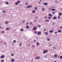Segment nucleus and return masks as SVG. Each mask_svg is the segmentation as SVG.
<instances>
[{
	"instance_id": "nucleus-1",
	"label": "nucleus",
	"mask_w": 62,
	"mask_h": 62,
	"mask_svg": "<svg viewBox=\"0 0 62 62\" xmlns=\"http://www.w3.org/2000/svg\"><path fill=\"white\" fill-rule=\"evenodd\" d=\"M40 58V57L39 56H37L36 57H35V59H39V58Z\"/></svg>"
},
{
	"instance_id": "nucleus-2",
	"label": "nucleus",
	"mask_w": 62,
	"mask_h": 62,
	"mask_svg": "<svg viewBox=\"0 0 62 62\" xmlns=\"http://www.w3.org/2000/svg\"><path fill=\"white\" fill-rule=\"evenodd\" d=\"M32 6L31 5H29L28 6V7H26V8H32Z\"/></svg>"
},
{
	"instance_id": "nucleus-3",
	"label": "nucleus",
	"mask_w": 62,
	"mask_h": 62,
	"mask_svg": "<svg viewBox=\"0 0 62 62\" xmlns=\"http://www.w3.org/2000/svg\"><path fill=\"white\" fill-rule=\"evenodd\" d=\"M38 35H41V32L40 31H39L38 32Z\"/></svg>"
},
{
	"instance_id": "nucleus-4",
	"label": "nucleus",
	"mask_w": 62,
	"mask_h": 62,
	"mask_svg": "<svg viewBox=\"0 0 62 62\" xmlns=\"http://www.w3.org/2000/svg\"><path fill=\"white\" fill-rule=\"evenodd\" d=\"M47 52H48L47 51L45 50L43 52V54H46Z\"/></svg>"
},
{
	"instance_id": "nucleus-5",
	"label": "nucleus",
	"mask_w": 62,
	"mask_h": 62,
	"mask_svg": "<svg viewBox=\"0 0 62 62\" xmlns=\"http://www.w3.org/2000/svg\"><path fill=\"white\" fill-rule=\"evenodd\" d=\"M5 57V56L4 55H2L1 56L0 58H3Z\"/></svg>"
},
{
	"instance_id": "nucleus-6",
	"label": "nucleus",
	"mask_w": 62,
	"mask_h": 62,
	"mask_svg": "<svg viewBox=\"0 0 62 62\" xmlns=\"http://www.w3.org/2000/svg\"><path fill=\"white\" fill-rule=\"evenodd\" d=\"M43 5H44V6H46L47 5H48V3H45L43 4Z\"/></svg>"
},
{
	"instance_id": "nucleus-7",
	"label": "nucleus",
	"mask_w": 62,
	"mask_h": 62,
	"mask_svg": "<svg viewBox=\"0 0 62 62\" xmlns=\"http://www.w3.org/2000/svg\"><path fill=\"white\" fill-rule=\"evenodd\" d=\"M36 27V26L34 27V28L33 29V30H37V28L36 27Z\"/></svg>"
},
{
	"instance_id": "nucleus-8",
	"label": "nucleus",
	"mask_w": 62,
	"mask_h": 62,
	"mask_svg": "<svg viewBox=\"0 0 62 62\" xmlns=\"http://www.w3.org/2000/svg\"><path fill=\"white\" fill-rule=\"evenodd\" d=\"M54 19V20H56V19H57V17L56 16H54L53 17Z\"/></svg>"
},
{
	"instance_id": "nucleus-9",
	"label": "nucleus",
	"mask_w": 62,
	"mask_h": 62,
	"mask_svg": "<svg viewBox=\"0 0 62 62\" xmlns=\"http://www.w3.org/2000/svg\"><path fill=\"white\" fill-rule=\"evenodd\" d=\"M48 16H51V17H52L53 16V15L51 14H48Z\"/></svg>"
},
{
	"instance_id": "nucleus-10",
	"label": "nucleus",
	"mask_w": 62,
	"mask_h": 62,
	"mask_svg": "<svg viewBox=\"0 0 62 62\" xmlns=\"http://www.w3.org/2000/svg\"><path fill=\"white\" fill-rule=\"evenodd\" d=\"M39 43H36V45H37V46H39Z\"/></svg>"
},
{
	"instance_id": "nucleus-11",
	"label": "nucleus",
	"mask_w": 62,
	"mask_h": 62,
	"mask_svg": "<svg viewBox=\"0 0 62 62\" xmlns=\"http://www.w3.org/2000/svg\"><path fill=\"white\" fill-rule=\"evenodd\" d=\"M45 21L47 22H49V20L48 19H46L45 20Z\"/></svg>"
},
{
	"instance_id": "nucleus-12",
	"label": "nucleus",
	"mask_w": 62,
	"mask_h": 62,
	"mask_svg": "<svg viewBox=\"0 0 62 62\" xmlns=\"http://www.w3.org/2000/svg\"><path fill=\"white\" fill-rule=\"evenodd\" d=\"M58 33H60L61 32V30H58Z\"/></svg>"
},
{
	"instance_id": "nucleus-13",
	"label": "nucleus",
	"mask_w": 62,
	"mask_h": 62,
	"mask_svg": "<svg viewBox=\"0 0 62 62\" xmlns=\"http://www.w3.org/2000/svg\"><path fill=\"white\" fill-rule=\"evenodd\" d=\"M11 61L12 62H14V59H12L11 60Z\"/></svg>"
},
{
	"instance_id": "nucleus-14",
	"label": "nucleus",
	"mask_w": 62,
	"mask_h": 62,
	"mask_svg": "<svg viewBox=\"0 0 62 62\" xmlns=\"http://www.w3.org/2000/svg\"><path fill=\"white\" fill-rule=\"evenodd\" d=\"M47 41H50V39L47 38Z\"/></svg>"
},
{
	"instance_id": "nucleus-15",
	"label": "nucleus",
	"mask_w": 62,
	"mask_h": 62,
	"mask_svg": "<svg viewBox=\"0 0 62 62\" xmlns=\"http://www.w3.org/2000/svg\"><path fill=\"white\" fill-rule=\"evenodd\" d=\"M59 16H61L62 15V14L61 13H59Z\"/></svg>"
},
{
	"instance_id": "nucleus-16",
	"label": "nucleus",
	"mask_w": 62,
	"mask_h": 62,
	"mask_svg": "<svg viewBox=\"0 0 62 62\" xmlns=\"http://www.w3.org/2000/svg\"><path fill=\"white\" fill-rule=\"evenodd\" d=\"M45 34L46 35H48V32H45Z\"/></svg>"
},
{
	"instance_id": "nucleus-17",
	"label": "nucleus",
	"mask_w": 62,
	"mask_h": 62,
	"mask_svg": "<svg viewBox=\"0 0 62 62\" xmlns=\"http://www.w3.org/2000/svg\"><path fill=\"white\" fill-rule=\"evenodd\" d=\"M21 31V32H23V28H22L20 30Z\"/></svg>"
},
{
	"instance_id": "nucleus-18",
	"label": "nucleus",
	"mask_w": 62,
	"mask_h": 62,
	"mask_svg": "<svg viewBox=\"0 0 62 62\" xmlns=\"http://www.w3.org/2000/svg\"><path fill=\"white\" fill-rule=\"evenodd\" d=\"M36 13V11H33L32 12V13Z\"/></svg>"
},
{
	"instance_id": "nucleus-19",
	"label": "nucleus",
	"mask_w": 62,
	"mask_h": 62,
	"mask_svg": "<svg viewBox=\"0 0 62 62\" xmlns=\"http://www.w3.org/2000/svg\"><path fill=\"white\" fill-rule=\"evenodd\" d=\"M5 4H6V5H8L9 3L8 2H5Z\"/></svg>"
},
{
	"instance_id": "nucleus-20",
	"label": "nucleus",
	"mask_w": 62,
	"mask_h": 62,
	"mask_svg": "<svg viewBox=\"0 0 62 62\" xmlns=\"http://www.w3.org/2000/svg\"><path fill=\"white\" fill-rule=\"evenodd\" d=\"M26 28H27L28 29V28H29V26H26Z\"/></svg>"
},
{
	"instance_id": "nucleus-21",
	"label": "nucleus",
	"mask_w": 62,
	"mask_h": 62,
	"mask_svg": "<svg viewBox=\"0 0 62 62\" xmlns=\"http://www.w3.org/2000/svg\"><path fill=\"white\" fill-rule=\"evenodd\" d=\"M53 30H52L51 31H49V32L50 33H53Z\"/></svg>"
},
{
	"instance_id": "nucleus-22",
	"label": "nucleus",
	"mask_w": 62,
	"mask_h": 62,
	"mask_svg": "<svg viewBox=\"0 0 62 62\" xmlns=\"http://www.w3.org/2000/svg\"><path fill=\"white\" fill-rule=\"evenodd\" d=\"M15 4L16 5H19V4L17 2H16Z\"/></svg>"
},
{
	"instance_id": "nucleus-23",
	"label": "nucleus",
	"mask_w": 62,
	"mask_h": 62,
	"mask_svg": "<svg viewBox=\"0 0 62 62\" xmlns=\"http://www.w3.org/2000/svg\"><path fill=\"white\" fill-rule=\"evenodd\" d=\"M54 57H57V55L55 54L54 55Z\"/></svg>"
},
{
	"instance_id": "nucleus-24",
	"label": "nucleus",
	"mask_w": 62,
	"mask_h": 62,
	"mask_svg": "<svg viewBox=\"0 0 62 62\" xmlns=\"http://www.w3.org/2000/svg\"><path fill=\"white\" fill-rule=\"evenodd\" d=\"M51 10L52 11H54V10H55V9L54 8H52L51 9Z\"/></svg>"
},
{
	"instance_id": "nucleus-25",
	"label": "nucleus",
	"mask_w": 62,
	"mask_h": 62,
	"mask_svg": "<svg viewBox=\"0 0 62 62\" xmlns=\"http://www.w3.org/2000/svg\"><path fill=\"white\" fill-rule=\"evenodd\" d=\"M37 26L39 28L40 27H41V26L40 25H37Z\"/></svg>"
},
{
	"instance_id": "nucleus-26",
	"label": "nucleus",
	"mask_w": 62,
	"mask_h": 62,
	"mask_svg": "<svg viewBox=\"0 0 62 62\" xmlns=\"http://www.w3.org/2000/svg\"><path fill=\"white\" fill-rule=\"evenodd\" d=\"M1 62H4V60H2L1 61Z\"/></svg>"
},
{
	"instance_id": "nucleus-27",
	"label": "nucleus",
	"mask_w": 62,
	"mask_h": 62,
	"mask_svg": "<svg viewBox=\"0 0 62 62\" xmlns=\"http://www.w3.org/2000/svg\"><path fill=\"white\" fill-rule=\"evenodd\" d=\"M9 28H8L6 29L7 30H9Z\"/></svg>"
},
{
	"instance_id": "nucleus-28",
	"label": "nucleus",
	"mask_w": 62,
	"mask_h": 62,
	"mask_svg": "<svg viewBox=\"0 0 62 62\" xmlns=\"http://www.w3.org/2000/svg\"><path fill=\"white\" fill-rule=\"evenodd\" d=\"M38 8L37 7H36L35 8V10H37V9Z\"/></svg>"
},
{
	"instance_id": "nucleus-29",
	"label": "nucleus",
	"mask_w": 62,
	"mask_h": 62,
	"mask_svg": "<svg viewBox=\"0 0 62 62\" xmlns=\"http://www.w3.org/2000/svg\"><path fill=\"white\" fill-rule=\"evenodd\" d=\"M8 22H6L5 23L6 24H8Z\"/></svg>"
},
{
	"instance_id": "nucleus-30",
	"label": "nucleus",
	"mask_w": 62,
	"mask_h": 62,
	"mask_svg": "<svg viewBox=\"0 0 62 62\" xmlns=\"http://www.w3.org/2000/svg\"><path fill=\"white\" fill-rule=\"evenodd\" d=\"M2 12L3 13H6V11H3Z\"/></svg>"
},
{
	"instance_id": "nucleus-31",
	"label": "nucleus",
	"mask_w": 62,
	"mask_h": 62,
	"mask_svg": "<svg viewBox=\"0 0 62 62\" xmlns=\"http://www.w3.org/2000/svg\"><path fill=\"white\" fill-rule=\"evenodd\" d=\"M20 2V1L18 0L17 1V3L19 4V3Z\"/></svg>"
},
{
	"instance_id": "nucleus-32",
	"label": "nucleus",
	"mask_w": 62,
	"mask_h": 62,
	"mask_svg": "<svg viewBox=\"0 0 62 62\" xmlns=\"http://www.w3.org/2000/svg\"><path fill=\"white\" fill-rule=\"evenodd\" d=\"M52 14H55V12H52Z\"/></svg>"
},
{
	"instance_id": "nucleus-33",
	"label": "nucleus",
	"mask_w": 62,
	"mask_h": 62,
	"mask_svg": "<svg viewBox=\"0 0 62 62\" xmlns=\"http://www.w3.org/2000/svg\"><path fill=\"white\" fill-rule=\"evenodd\" d=\"M13 42H15V43L16 42V40H15L13 41Z\"/></svg>"
},
{
	"instance_id": "nucleus-34",
	"label": "nucleus",
	"mask_w": 62,
	"mask_h": 62,
	"mask_svg": "<svg viewBox=\"0 0 62 62\" xmlns=\"http://www.w3.org/2000/svg\"><path fill=\"white\" fill-rule=\"evenodd\" d=\"M1 33L2 34H4V31H2L1 32Z\"/></svg>"
},
{
	"instance_id": "nucleus-35",
	"label": "nucleus",
	"mask_w": 62,
	"mask_h": 62,
	"mask_svg": "<svg viewBox=\"0 0 62 62\" xmlns=\"http://www.w3.org/2000/svg\"><path fill=\"white\" fill-rule=\"evenodd\" d=\"M0 28L1 29H4V27L1 28V27H0Z\"/></svg>"
},
{
	"instance_id": "nucleus-36",
	"label": "nucleus",
	"mask_w": 62,
	"mask_h": 62,
	"mask_svg": "<svg viewBox=\"0 0 62 62\" xmlns=\"http://www.w3.org/2000/svg\"><path fill=\"white\" fill-rule=\"evenodd\" d=\"M49 19H51V17H48Z\"/></svg>"
},
{
	"instance_id": "nucleus-37",
	"label": "nucleus",
	"mask_w": 62,
	"mask_h": 62,
	"mask_svg": "<svg viewBox=\"0 0 62 62\" xmlns=\"http://www.w3.org/2000/svg\"><path fill=\"white\" fill-rule=\"evenodd\" d=\"M54 34H57V32H55L54 33Z\"/></svg>"
},
{
	"instance_id": "nucleus-38",
	"label": "nucleus",
	"mask_w": 62,
	"mask_h": 62,
	"mask_svg": "<svg viewBox=\"0 0 62 62\" xmlns=\"http://www.w3.org/2000/svg\"><path fill=\"white\" fill-rule=\"evenodd\" d=\"M45 19H47V16H46L45 17Z\"/></svg>"
},
{
	"instance_id": "nucleus-39",
	"label": "nucleus",
	"mask_w": 62,
	"mask_h": 62,
	"mask_svg": "<svg viewBox=\"0 0 62 62\" xmlns=\"http://www.w3.org/2000/svg\"><path fill=\"white\" fill-rule=\"evenodd\" d=\"M47 57V55H46L45 56V58H46V57Z\"/></svg>"
},
{
	"instance_id": "nucleus-40",
	"label": "nucleus",
	"mask_w": 62,
	"mask_h": 62,
	"mask_svg": "<svg viewBox=\"0 0 62 62\" xmlns=\"http://www.w3.org/2000/svg\"><path fill=\"white\" fill-rule=\"evenodd\" d=\"M60 59H62V56H61L60 57Z\"/></svg>"
},
{
	"instance_id": "nucleus-41",
	"label": "nucleus",
	"mask_w": 62,
	"mask_h": 62,
	"mask_svg": "<svg viewBox=\"0 0 62 62\" xmlns=\"http://www.w3.org/2000/svg\"><path fill=\"white\" fill-rule=\"evenodd\" d=\"M38 18V16H36L35 17V18H36V19H37Z\"/></svg>"
},
{
	"instance_id": "nucleus-42",
	"label": "nucleus",
	"mask_w": 62,
	"mask_h": 62,
	"mask_svg": "<svg viewBox=\"0 0 62 62\" xmlns=\"http://www.w3.org/2000/svg\"><path fill=\"white\" fill-rule=\"evenodd\" d=\"M58 19H60V16H58Z\"/></svg>"
},
{
	"instance_id": "nucleus-43",
	"label": "nucleus",
	"mask_w": 62,
	"mask_h": 62,
	"mask_svg": "<svg viewBox=\"0 0 62 62\" xmlns=\"http://www.w3.org/2000/svg\"><path fill=\"white\" fill-rule=\"evenodd\" d=\"M26 25H28V23H26Z\"/></svg>"
},
{
	"instance_id": "nucleus-44",
	"label": "nucleus",
	"mask_w": 62,
	"mask_h": 62,
	"mask_svg": "<svg viewBox=\"0 0 62 62\" xmlns=\"http://www.w3.org/2000/svg\"><path fill=\"white\" fill-rule=\"evenodd\" d=\"M42 11H44V8H43L42 9Z\"/></svg>"
},
{
	"instance_id": "nucleus-45",
	"label": "nucleus",
	"mask_w": 62,
	"mask_h": 62,
	"mask_svg": "<svg viewBox=\"0 0 62 62\" xmlns=\"http://www.w3.org/2000/svg\"><path fill=\"white\" fill-rule=\"evenodd\" d=\"M25 21H23V23H25Z\"/></svg>"
},
{
	"instance_id": "nucleus-46",
	"label": "nucleus",
	"mask_w": 62,
	"mask_h": 62,
	"mask_svg": "<svg viewBox=\"0 0 62 62\" xmlns=\"http://www.w3.org/2000/svg\"><path fill=\"white\" fill-rule=\"evenodd\" d=\"M14 55V54H11V56H13Z\"/></svg>"
},
{
	"instance_id": "nucleus-47",
	"label": "nucleus",
	"mask_w": 62,
	"mask_h": 62,
	"mask_svg": "<svg viewBox=\"0 0 62 62\" xmlns=\"http://www.w3.org/2000/svg\"><path fill=\"white\" fill-rule=\"evenodd\" d=\"M52 45L51 44H50L49 45V46H52Z\"/></svg>"
},
{
	"instance_id": "nucleus-48",
	"label": "nucleus",
	"mask_w": 62,
	"mask_h": 62,
	"mask_svg": "<svg viewBox=\"0 0 62 62\" xmlns=\"http://www.w3.org/2000/svg\"><path fill=\"white\" fill-rule=\"evenodd\" d=\"M34 33H35V34H36V33H37V31H35Z\"/></svg>"
},
{
	"instance_id": "nucleus-49",
	"label": "nucleus",
	"mask_w": 62,
	"mask_h": 62,
	"mask_svg": "<svg viewBox=\"0 0 62 62\" xmlns=\"http://www.w3.org/2000/svg\"><path fill=\"white\" fill-rule=\"evenodd\" d=\"M22 46V44H20V45H19V46Z\"/></svg>"
},
{
	"instance_id": "nucleus-50",
	"label": "nucleus",
	"mask_w": 62,
	"mask_h": 62,
	"mask_svg": "<svg viewBox=\"0 0 62 62\" xmlns=\"http://www.w3.org/2000/svg\"><path fill=\"white\" fill-rule=\"evenodd\" d=\"M46 29H44V31H46Z\"/></svg>"
},
{
	"instance_id": "nucleus-51",
	"label": "nucleus",
	"mask_w": 62,
	"mask_h": 62,
	"mask_svg": "<svg viewBox=\"0 0 62 62\" xmlns=\"http://www.w3.org/2000/svg\"><path fill=\"white\" fill-rule=\"evenodd\" d=\"M55 2V3H56V2H58V0H57V1H56Z\"/></svg>"
},
{
	"instance_id": "nucleus-52",
	"label": "nucleus",
	"mask_w": 62,
	"mask_h": 62,
	"mask_svg": "<svg viewBox=\"0 0 62 62\" xmlns=\"http://www.w3.org/2000/svg\"><path fill=\"white\" fill-rule=\"evenodd\" d=\"M30 24H32V22H30Z\"/></svg>"
},
{
	"instance_id": "nucleus-53",
	"label": "nucleus",
	"mask_w": 62,
	"mask_h": 62,
	"mask_svg": "<svg viewBox=\"0 0 62 62\" xmlns=\"http://www.w3.org/2000/svg\"><path fill=\"white\" fill-rule=\"evenodd\" d=\"M4 44H6V43L4 42Z\"/></svg>"
},
{
	"instance_id": "nucleus-54",
	"label": "nucleus",
	"mask_w": 62,
	"mask_h": 62,
	"mask_svg": "<svg viewBox=\"0 0 62 62\" xmlns=\"http://www.w3.org/2000/svg\"><path fill=\"white\" fill-rule=\"evenodd\" d=\"M54 24H55V23H54L52 24H53V25H54Z\"/></svg>"
},
{
	"instance_id": "nucleus-55",
	"label": "nucleus",
	"mask_w": 62,
	"mask_h": 62,
	"mask_svg": "<svg viewBox=\"0 0 62 62\" xmlns=\"http://www.w3.org/2000/svg\"><path fill=\"white\" fill-rule=\"evenodd\" d=\"M32 47H35V45H33L32 46Z\"/></svg>"
},
{
	"instance_id": "nucleus-56",
	"label": "nucleus",
	"mask_w": 62,
	"mask_h": 62,
	"mask_svg": "<svg viewBox=\"0 0 62 62\" xmlns=\"http://www.w3.org/2000/svg\"><path fill=\"white\" fill-rule=\"evenodd\" d=\"M53 48H54V49H55V47H53Z\"/></svg>"
},
{
	"instance_id": "nucleus-57",
	"label": "nucleus",
	"mask_w": 62,
	"mask_h": 62,
	"mask_svg": "<svg viewBox=\"0 0 62 62\" xmlns=\"http://www.w3.org/2000/svg\"><path fill=\"white\" fill-rule=\"evenodd\" d=\"M31 45L30 44L28 45V46H30Z\"/></svg>"
},
{
	"instance_id": "nucleus-58",
	"label": "nucleus",
	"mask_w": 62,
	"mask_h": 62,
	"mask_svg": "<svg viewBox=\"0 0 62 62\" xmlns=\"http://www.w3.org/2000/svg\"><path fill=\"white\" fill-rule=\"evenodd\" d=\"M60 28H61V29H62V27H61Z\"/></svg>"
},
{
	"instance_id": "nucleus-59",
	"label": "nucleus",
	"mask_w": 62,
	"mask_h": 62,
	"mask_svg": "<svg viewBox=\"0 0 62 62\" xmlns=\"http://www.w3.org/2000/svg\"><path fill=\"white\" fill-rule=\"evenodd\" d=\"M27 4H28V3H26V5H27Z\"/></svg>"
},
{
	"instance_id": "nucleus-60",
	"label": "nucleus",
	"mask_w": 62,
	"mask_h": 62,
	"mask_svg": "<svg viewBox=\"0 0 62 62\" xmlns=\"http://www.w3.org/2000/svg\"><path fill=\"white\" fill-rule=\"evenodd\" d=\"M39 4H40V2H39Z\"/></svg>"
},
{
	"instance_id": "nucleus-61",
	"label": "nucleus",
	"mask_w": 62,
	"mask_h": 62,
	"mask_svg": "<svg viewBox=\"0 0 62 62\" xmlns=\"http://www.w3.org/2000/svg\"><path fill=\"white\" fill-rule=\"evenodd\" d=\"M34 41L35 42V41H36V40H34Z\"/></svg>"
},
{
	"instance_id": "nucleus-62",
	"label": "nucleus",
	"mask_w": 62,
	"mask_h": 62,
	"mask_svg": "<svg viewBox=\"0 0 62 62\" xmlns=\"http://www.w3.org/2000/svg\"><path fill=\"white\" fill-rule=\"evenodd\" d=\"M1 43H2L3 42V41H1Z\"/></svg>"
},
{
	"instance_id": "nucleus-63",
	"label": "nucleus",
	"mask_w": 62,
	"mask_h": 62,
	"mask_svg": "<svg viewBox=\"0 0 62 62\" xmlns=\"http://www.w3.org/2000/svg\"><path fill=\"white\" fill-rule=\"evenodd\" d=\"M60 57V56H58V57Z\"/></svg>"
},
{
	"instance_id": "nucleus-64",
	"label": "nucleus",
	"mask_w": 62,
	"mask_h": 62,
	"mask_svg": "<svg viewBox=\"0 0 62 62\" xmlns=\"http://www.w3.org/2000/svg\"><path fill=\"white\" fill-rule=\"evenodd\" d=\"M54 62H56V61H55Z\"/></svg>"
}]
</instances>
